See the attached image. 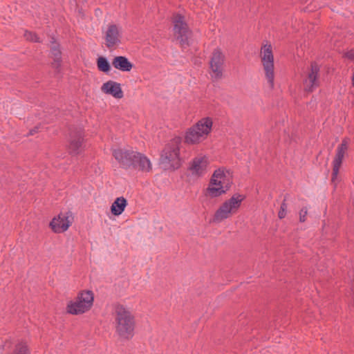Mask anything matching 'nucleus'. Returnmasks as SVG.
I'll use <instances>...</instances> for the list:
<instances>
[{"mask_svg": "<svg viewBox=\"0 0 354 354\" xmlns=\"http://www.w3.org/2000/svg\"><path fill=\"white\" fill-rule=\"evenodd\" d=\"M113 315L118 336L124 340L131 339L134 335L136 322L129 309L122 304H115Z\"/></svg>", "mask_w": 354, "mask_h": 354, "instance_id": "f257e3e1", "label": "nucleus"}, {"mask_svg": "<svg viewBox=\"0 0 354 354\" xmlns=\"http://www.w3.org/2000/svg\"><path fill=\"white\" fill-rule=\"evenodd\" d=\"M180 145L181 138L175 137L165 145L160 158V164L164 169H176L180 167Z\"/></svg>", "mask_w": 354, "mask_h": 354, "instance_id": "f03ea898", "label": "nucleus"}, {"mask_svg": "<svg viewBox=\"0 0 354 354\" xmlns=\"http://www.w3.org/2000/svg\"><path fill=\"white\" fill-rule=\"evenodd\" d=\"M231 179L228 171L223 168H219L213 173L209 186L206 190V194L211 197H218L230 189Z\"/></svg>", "mask_w": 354, "mask_h": 354, "instance_id": "7ed1b4c3", "label": "nucleus"}, {"mask_svg": "<svg viewBox=\"0 0 354 354\" xmlns=\"http://www.w3.org/2000/svg\"><path fill=\"white\" fill-rule=\"evenodd\" d=\"M212 120L209 118L200 120L195 125L187 129L185 142L187 144H198L205 140L211 131Z\"/></svg>", "mask_w": 354, "mask_h": 354, "instance_id": "20e7f679", "label": "nucleus"}, {"mask_svg": "<svg viewBox=\"0 0 354 354\" xmlns=\"http://www.w3.org/2000/svg\"><path fill=\"white\" fill-rule=\"evenodd\" d=\"M244 198L245 197L243 195L236 194L226 200L214 213L213 221L221 223L235 214L240 208Z\"/></svg>", "mask_w": 354, "mask_h": 354, "instance_id": "39448f33", "label": "nucleus"}, {"mask_svg": "<svg viewBox=\"0 0 354 354\" xmlns=\"http://www.w3.org/2000/svg\"><path fill=\"white\" fill-rule=\"evenodd\" d=\"M173 34L175 39L181 46H187L192 36V31L189 27L185 18L180 14H174L172 17Z\"/></svg>", "mask_w": 354, "mask_h": 354, "instance_id": "423d86ee", "label": "nucleus"}, {"mask_svg": "<svg viewBox=\"0 0 354 354\" xmlns=\"http://www.w3.org/2000/svg\"><path fill=\"white\" fill-rule=\"evenodd\" d=\"M93 293L91 290H84L78 294L75 301H70L66 307L67 312L72 315L83 314L92 307Z\"/></svg>", "mask_w": 354, "mask_h": 354, "instance_id": "0eeeda50", "label": "nucleus"}, {"mask_svg": "<svg viewBox=\"0 0 354 354\" xmlns=\"http://www.w3.org/2000/svg\"><path fill=\"white\" fill-rule=\"evenodd\" d=\"M261 60L266 79L270 87L272 88L274 87V55L270 44H265L262 46L261 50Z\"/></svg>", "mask_w": 354, "mask_h": 354, "instance_id": "6e6552de", "label": "nucleus"}, {"mask_svg": "<svg viewBox=\"0 0 354 354\" xmlns=\"http://www.w3.org/2000/svg\"><path fill=\"white\" fill-rule=\"evenodd\" d=\"M225 62V55L220 49H215L209 62L211 76L214 81H217L222 78L223 72V65Z\"/></svg>", "mask_w": 354, "mask_h": 354, "instance_id": "1a4fd4ad", "label": "nucleus"}, {"mask_svg": "<svg viewBox=\"0 0 354 354\" xmlns=\"http://www.w3.org/2000/svg\"><path fill=\"white\" fill-rule=\"evenodd\" d=\"M138 152L132 150L116 149L113 151V156L124 168L136 167V158Z\"/></svg>", "mask_w": 354, "mask_h": 354, "instance_id": "9d476101", "label": "nucleus"}, {"mask_svg": "<svg viewBox=\"0 0 354 354\" xmlns=\"http://www.w3.org/2000/svg\"><path fill=\"white\" fill-rule=\"evenodd\" d=\"M349 142V138H344L342 143L337 148L336 154L333 161L332 182L334 183L337 180L339 168L341 167L344 157L348 149Z\"/></svg>", "mask_w": 354, "mask_h": 354, "instance_id": "9b49d317", "label": "nucleus"}, {"mask_svg": "<svg viewBox=\"0 0 354 354\" xmlns=\"http://www.w3.org/2000/svg\"><path fill=\"white\" fill-rule=\"evenodd\" d=\"M319 67L316 63H312L310 70L306 77L304 80V90L307 92H312L319 86L318 73Z\"/></svg>", "mask_w": 354, "mask_h": 354, "instance_id": "f8f14e48", "label": "nucleus"}, {"mask_svg": "<svg viewBox=\"0 0 354 354\" xmlns=\"http://www.w3.org/2000/svg\"><path fill=\"white\" fill-rule=\"evenodd\" d=\"M121 28L115 24H109L105 32V44L110 48L120 44Z\"/></svg>", "mask_w": 354, "mask_h": 354, "instance_id": "ddd939ff", "label": "nucleus"}, {"mask_svg": "<svg viewBox=\"0 0 354 354\" xmlns=\"http://www.w3.org/2000/svg\"><path fill=\"white\" fill-rule=\"evenodd\" d=\"M208 159L205 156H198L190 163L189 171L193 176H202L207 172Z\"/></svg>", "mask_w": 354, "mask_h": 354, "instance_id": "4468645a", "label": "nucleus"}, {"mask_svg": "<svg viewBox=\"0 0 354 354\" xmlns=\"http://www.w3.org/2000/svg\"><path fill=\"white\" fill-rule=\"evenodd\" d=\"M71 216L59 214L50 223V227L55 233H62L66 231L71 225L72 221L69 219Z\"/></svg>", "mask_w": 354, "mask_h": 354, "instance_id": "2eb2a0df", "label": "nucleus"}, {"mask_svg": "<svg viewBox=\"0 0 354 354\" xmlns=\"http://www.w3.org/2000/svg\"><path fill=\"white\" fill-rule=\"evenodd\" d=\"M101 91L104 93L111 95L116 99H121L124 95L120 84L112 80L104 83L101 86Z\"/></svg>", "mask_w": 354, "mask_h": 354, "instance_id": "dca6fc26", "label": "nucleus"}, {"mask_svg": "<svg viewBox=\"0 0 354 354\" xmlns=\"http://www.w3.org/2000/svg\"><path fill=\"white\" fill-rule=\"evenodd\" d=\"M112 65L122 72H129L133 68V64L124 56H116L112 60Z\"/></svg>", "mask_w": 354, "mask_h": 354, "instance_id": "f3484780", "label": "nucleus"}, {"mask_svg": "<svg viewBox=\"0 0 354 354\" xmlns=\"http://www.w3.org/2000/svg\"><path fill=\"white\" fill-rule=\"evenodd\" d=\"M50 43V51L54 60L52 63V66L54 68L58 70L61 66L62 62L61 51L59 50V44L55 42L53 37L51 38Z\"/></svg>", "mask_w": 354, "mask_h": 354, "instance_id": "a211bd4d", "label": "nucleus"}, {"mask_svg": "<svg viewBox=\"0 0 354 354\" xmlns=\"http://www.w3.org/2000/svg\"><path fill=\"white\" fill-rule=\"evenodd\" d=\"M127 206V201L123 196L118 197L111 206V212L114 216H120Z\"/></svg>", "mask_w": 354, "mask_h": 354, "instance_id": "6ab92c4d", "label": "nucleus"}, {"mask_svg": "<svg viewBox=\"0 0 354 354\" xmlns=\"http://www.w3.org/2000/svg\"><path fill=\"white\" fill-rule=\"evenodd\" d=\"M136 167L145 172H149L151 169V163L149 158L143 154L138 153L136 158Z\"/></svg>", "mask_w": 354, "mask_h": 354, "instance_id": "aec40b11", "label": "nucleus"}, {"mask_svg": "<svg viewBox=\"0 0 354 354\" xmlns=\"http://www.w3.org/2000/svg\"><path fill=\"white\" fill-rule=\"evenodd\" d=\"M82 140L83 139L80 136L72 139L69 145L70 152L73 154H78L81 151Z\"/></svg>", "mask_w": 354, "mask_h": 354, "instance_id": "412c9836", "label": "nucleus"}, {"mask_svg": "<svg viewBox=\"0 0 354 354\" xmlns=\"http://www.w3.org/2000/svg\"><path fill=\"white\" fill-rule=\"evenodd\" d=\"M10 354H30V351L24 341H19L15 344Z\"/></svg>", "mask_w": 354, "mask_h": 354, "instance_id": "4be33fe9", "label": "nucleus"}, {"mask_svg": "<svg viewBox=\"0 0 354 354\" xmlns=\"http://www.w3.org/2000/svg\"><path fill=\"white\" fill-rule=\"evenodd\" d=\"M97 66L99 71L104 73H108L111 69L109 62L107 61L106 58L104 57H100L97 58Z\"/></svg>", "mask_w": 354, "mask_h": 354, "instance_id": "5701e85b", "label": "nucleus"}, {"mask_svg": "<svg viewBox=\"0 0 354 354\" xmlns=\"http://www.w3.org/2000/svg\"><path fill=\"white\" fill-rule=\"evenodd\" d=\"M287 203H286V198L283 201L281 204L280 209L278 213V216L280 219L285 218L287 212Z\"/></svg>", "mask_w": 354, "mask_h": 354, "instance_id": "b1692460", "label": "nucleus"}, {"mask_svg": "<svg viewBox=\"0 0 354 354\" xmlns=\"http://www.w3.org/2000/svg\"><path fill=\"white\" fill-rule=\"evenodd\" d=\"M24 37L26 39L30 41H35V42H40V40L39 37L33 32H29V31H25L24 34Z\"/></svg>", "mask_w": 354, "mask_h": 354, "instance_id": "393cba45", "label": "nucleus"}, {"mask_svg": "<svg viewBox=\"0 0 354 354\" xmlns=\"http://www.w3.org/2000/svg\"><path fill=\"white\" fill-rule=\"evenodd\" d=\"M299 221L301 223H304L306 221V215L308 214V209L307 207H303L300 209L299 211Z\"/></svg>", "mask_w": 354, "mask_h": 354, "instance_id": "a878e982", "label": "nucleus"}, {"mask_svg": "<svg viewBox=\"0 0 354 354\" xmlns=\"http://www.w3.org/2000/svg\"><path fill=\"white\" fill-rule=\"evenodd\" d=\"M344 56L348 58V59L351 60V61H354V50H350L348 51H347L345 54H344Z\"/></svg>", "mask_w": 354, "mask_h": 354, "instance_id": "bb28decb", "label": "nucleus"}, {"mask_svg": "<svg viewBox=\"0 0 354 354\" xmlns=\"http://www.w3.org/2000/svg\"><path fill=\"white\" fill-rule=\"evenodd\" d=\"M35 132H36L35 129H32L30 131V134L32 135Z\"/></svg>", "mask_w": 354, "mask_h": 354, "instance_id": "cd10ccee", "label": "nucleus"}, {"mask_svg": "<svg viewBox=\"0 0 354 354\" xmlns=\"http://www.w3.org/2000/svg\"><path fill=\"white\" fill-rule=\"evenodd\" d=\"M352 85L354 87V73L353 74V76H352Z\"/></svg>", "mask_w": 354, "mask_h": 354, "instance_id": "c85d7f7f", "label": "nucleus"}]
</instances>
